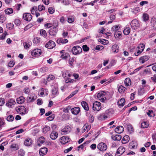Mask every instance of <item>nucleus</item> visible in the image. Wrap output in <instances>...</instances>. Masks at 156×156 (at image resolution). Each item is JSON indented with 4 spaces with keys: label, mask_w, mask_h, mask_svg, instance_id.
Returning a JSON list of instances; mask_svg holds the SVG:
<instances>
[{
    "label": "nucleus",
    "mask_w": 156,
    "mask_h": 156,
    "mask_svg": "<svg viewBox=\"0 0 156 156\" xmlns=\"http://www.w3.org/2000/svg\"><path fill=\"white\" fill-rule=\"evenodd\" d=\"M82 51V49L79 46H75L73 47L72 49V53L75 55L80 53Z\"/></svg>",
    "instance_id": "obj_1"
},
{
    "label": "nucleus",
    "mask_w": 156,
    "mask_h": 156,
    "mask_svg": "<svg viewBox=\"0 0 156 156\" xmlns=\"http://www.w3.org/2000/svg\"><path fill=\"white\" fill-rule=\"evenodd\" d=\"M93 109L95 111H99L101 108V103L100 102L95 101L93 103Z\"/></svg>",
    "instance_id": "obj_2"
},
{
    "label": "nucleus",
    "mask_w": 156,
    "mask_h": 156,
    "mask_svg": "<svg viewBox=\"0 0 156 156\" xmlns=\"http://www.w3.org/2000/svg\"><path fill=\"white\" fill-rule=\"evenodd\" d=\"M97 147L98 149L101 151H105L107 148V146L106 144L103 142L99 143L98 144Z\"/></svg>",
    "instance_id": "obj_3"
},
{
    "label": "nucleus",
    "mask_w": 156,
    "mask_h": 156,
    "mask_svg": "<svg viewBox=\"0 0 156 156\" xmlns=\"http://www.w3.org/2000/svg\"><path fill=\"white\" fill-rule=\"evenodd\" d=\"M130 25L132 28L134 30L137 29L140 26V24L139 22L136 19H134L132 20Z\"/></svg>",
    "instance_id": "obj_4"
},
{
    "label": "nucleus",
    "mask_w": 156,
    "mask_h": 156,
    "mask_svg": "<svg viewBox=\"0 0 156 156\" xmlns=\"http://www.w3.org/2000/svg\"><path fill=\"white\" fill-rule=\"evenodd\" d=\"M17 112L20 114L24 115L26 113V109L23 106H20L16 108Z\"/></svg>",
    "instance_id": "obj_5"
},
{
    "label": "nucleus",
    "mask_w": 156,
    "mask_h": 156,
    "mask_svg": "<svg viewBox=\"0 0 156 156\" xmlns=\"http://www.w3.org/2000/svg\"><path fill=\"white\" fill-rule=\"evenodd\" d=\"M37 98V96L34 94H32L27 97V101L28 103L34 101Z\"/></svg>",
    "instance_id": "obj_6"
},
{
    "label": "nucleus",
    "mask_w": 156,
    "mask_h": 156,
    "mask_svg": "<svg viewBox=\"0 0 156 156\" xmlns=\"http://www.w3.org/2000/svg\"><path fill=\"white\" fill-rule=\"evenodd\" d=\"M71 130V127L69 126H67L61 130V133L62 135L67 134L69 133Z\"/></svg>",
    "instance_id": "obj_7"
},
{
    "label": "nucleus",
    "mask_w": 156,
    "mask_h": 156,
    "mask_svg": "<svg viewBox=\"0 0 156 156\" xmlns=\"http://www.w3.org/2000/svg\"><path fill=\"white\" fill-rule=\"evenodd\" d=\"M125 151V148L123 147H120L117 149L115 156H120Z\"/></svg>",
    "instance_id": "obj_8"
},
{
    "label": "nucleus",
    "mask_w": 156,
    "mask_h": 156,
    "mask_svg": "<svg viewBox=\"0 0 156 156\" xmlns=\"http://www.w3.org/2000/svg\"><path fill=\"white\" fill-rule=\"evenodd\" d=\"M41 49H36L32 51L31 55L33 56H40L41 54Z\"/></svg>",
    "instance_id": "obj_9"
},
{
    "label": "nucleus",
    "mask_w": 156,
    "mask_h": 156,
    "mask_svg": "<svg viewBox=\"0 0 156 156\" xmlns=\"http://www.w3.org/2000/svg\"><path fill=\"white\" fill-rule=\"evenodd\" d=\"M55 46V43L51 41H50L45 45V47L49 49L53 48Z\"/></svg>",
    "instance_id": "obj_10"
},
{
    "label": "nucleus",
    "mask_w": 156,
    "mask_h": 156,
    "mask_svg": "<svg viewBox=\"0 0 156 156\" xmlns=\"http://www.w3.org/2000/svg\"><path fill=\"white\" fill-rule=\"evenodd\" d=\"M23 17L24 20L28 21H30L32 18L31 14L27 13H24L23 15Z\"/></svg>",
    "instance_id": "obj_11"
},
{
    "label": "nucleus",
    "mask_w": 156,
    "mask_h": 156,
    "mask_svg": "<svg viewBox=\"0 0 156 156\" xmlns=\"http://www.w3.org/2000/svg\"><path fill=\"white\" fill-rule=\"evenodd\" d=\"M149 58L150 57L147 55L141 57L139 59V62L141 64H143L147 61L149 59Z\"/></svg>",
    "instance_id": "obj_12"
},
{
    "label": "nucleus",
    "mask_w": 156,
    "mask_h": 156,
    "mask_svg": "<svg viewBox=\"0 0 156 156\" xmlns=\"http://www.w3.org/2000/svg\"><path fill=\"white\" fill-rule=\"evenodd\" d=\"M16 102L15 101L12 99H11L8 100L6 103V105L9 108H12V105H15Z\"/></svg>",
    "instance_id": "obj_13"
},
{
    "label": "nucleus",
    "mask_w": 156,
    "mask_h": 156,
    "mask_svg": "<svg viewBox=\"0 0 156 156\" xmlns=\"http://www.w3.org/2000/svg\"><path fill=\"white\" fill-rule=\"evenodd\" d=\"M70 139L66 136H63L61 138V142L62 143L65 144L70 141Z\"/></svg>",
    "instance_id": "obj_14"
},
{
    "label": "nucleus",
    "mask_w": 156,
    "mask_h": 156,
    "mask_svg": "<svg viewBox=\"0 0 156 156\" xmlns=\"http://www.w3.org/2000/svg\"><path fill=\"white\" fill-rule=\"evenodd\" d=\"M32 140L31 138H27L24 142V145L26 146H30L32 144Z\"/></svg>",
    "instance_id": "obj_15"
},
{
    "label": "nucleus",
    "mask_w": 156,
    "mask_h": 156,
    "mask_svg": "<svg viewBox=\"0 0 156 156\" xmlns=\"http://www.w3.org/2000/svg\"><path fill=\"white\" fill-rule=\"evenodd\" d=\"M48 90L47 89L41 88L39 90V93L41 96H43L44 94L47 95L48 94Z\"/></svg>",
    "instance_id": "obj_16"
},
{
    "label": "nucleus",
    "mask_w": 156,
    "mask_h": 156,
    "mask_svg": "<svg viewBox=\"0 0 156 156\" xmlns=\"http://www.w3.org/2000/svg\"><path fill=\"white\" fill-rule=\"evenodd\" d=\"M57 31L58 30L56 27H53L49 30V33L51 36H54L56 34Z\"/></svg>",
    "instance_id": "obj_17"
},
{
    "label": "nucleus",
    "mask_w": 156,
    "mask_h": 156,
    "mask_svg": "<svg viewBox=\"0 0 156 156\" xmlns=\"http://www.w3.org/2000/svg\"><path fill=\"white\" fill-rule=\"evenodd\" d=\"M58 89L56 87H54L51 90V96H52V97L54 98L58 95Z\"/></svg>",
    "instance_id": "obj_18"
},
{
    "label": "nucleus",
    "mask_w": 156,
    "mask_h": 156,
    "mask_svg": "<svg viewBox=\"0 0 156 156\" xmlns=\"http://www.w3.org/2000/svg\"><path fill=\"white\" fill-rule=\"evenodd\" d=\"M47 151L48 149L46 147H44L40 149L39 150L40 155L41 156H44L47 153Z\"/></svg>",
    "instance_id": "obj_19"
},
{
    "label": "nucleus",
    "mask_w": 156,
    "mask_h": 156,
    "mask_svg": "<svg viewBox=\"0 0 156 156\" xmlns=\"http://www.w3.org/2000/svg\"><path fill=\"white\" fill-rule=\"evenodd\" d=\"M124 130V128L122 126H119L115 129V131L118 133H121L123 132Z\"/></svg>",
    "instance_id": "obj_20"
},
{
    "label": "nucleus",
    "mask_w": 156,
    "mask_h": 156,
    "mask_svg": "<svg viewBox=\"0 0 156 156\" xmlns=\"http://www.w3.org/2000/svg\"><path fill=\"white\" fill-rule=\"evenodd\" d=\"M50 130V127L47 125L44 126L42 129V132L44 133H49Z\"/></svg>",
    "instance_id": "obj_21"
},
{
    "label": "nucleus",
    "mask_w": 156,
    "mask_h": 156,
    "mask_svg": "<svg viewBox=\"0 0 156 156\" xmlns=\"http://www.w3.org/2000/svg\"><path fill=\"white\" fill-rule=\"evenodd\" d=\"M80 108L77 107L71 109V111L72 113L74 115H77L79 112L80 111Z\"/></svg>",
    "instance_id": "obj_22"
},
{
    "label": "nucleus",
    "mask_w": 156,
    "mask_h": 156,
    "mask_svg": "<svg viewBox=\"0 0 156 156\" xmlns=\"http://www.w3.org/2000/svg\"><path fill=\"white\" fill-rule=\"evenodd\" d=\"M114 36L117 39L120 38L122 37V32L120 31H116L115 32Z\"/></svg>",
    "instance_id": "obj_23"
},
{
    "label": "nucleus",
    "mask_w": 156,
    "mask_h": 156,
    "mask_svg": "<svg viewBox=\"0 0 156 156\" xmlns=\"http://www.w3.org/2000/svg\"><path fill=\"white\" fill-rule=\"evenodd\" d=\"M58 134L55 131H53L51 133L50 137L53 140L55 139L58 136Z\"/></svg>",
    "instance_id": "obj_24"
},
{
    "label": "nucleus",
    "mask_w": 156,
    "mask_h": 156,
    "mask_svg": "<svg viewBox=\"0 0 156 156\" xmlns=\"http://www.w3.org/2000/svg\"><path fill=\"white\" fill-rule=\"evenodd\" d=\"M129 137L128 135H126L124 136L122 140V142L123 144H126L129 141Z\"/></svg>",
    "instance_id": "obj_25"
},
{
    "label": "nucleus",
    "mask_w": 156,
    "mask_h": 156,
    "mask_svg": "<svg viewBox=\"0 0 156 156\" xmlns=\"http://www.w3.org/2000/svg\"><path fill=\"white\" fill-rule=\"evenodd\" d=\"M112 140L115 141H119L122 138L121 136L120 135L117 134L115 136H112Z\"/></svg>",
    "instance_id": "obj_26"
},
{
    "label": "nucleus",
    "mask_w": 156,
    "mask_h": 156,
    "mask_svg": "<svg viewBox=\"0 0 156 156\" xmlns=\"http://www.w3.org/2000/svg\"><path fill=\"white\" fill-rule=\"evenodd\" d=\"M25 101V98L23 96H21L16 99L17 102L20 104H21L23 103Z\"/></svg>",
    "instance_id": "obj_27"
},
{
    "label": "nucleus",
    "mask_w": 156,
    "mask_h": 156,
    "mask_svg": "<svg viewBox=\"0 0 156 156\" xmlns=\"http://www.w3.org/2000/svg\"><path fill=\"white\" fill-rule=\"evenodd\" d=\"M125 103V100L124 98H122L118 102V105L119 106H123Z\"/></svg>",
    "instance_id": "obj_28"
},
{
    "label": "nucleus",
    "mask_w": 156,
    "mask_h": 156,
    "mask_svg": "<svg viewBox=\"0 0 156 156\" xmlns=\"http://www.w3.org/2000/svg\"><path fill=\"white\" fill-rule=\"evenodd\" d=\"M155 110L153 111L152 110H148V112H147V115L150 117H154L155 116Z\"/></svg>",
    "instance_id": "obj_29"
},
{
    "label": "nucleus",
    "mask_w": 156,
    "mask_h": 156,
    "mask_svg": "<svg viewBox=\"0 0 156 156\" xmlns=\"http://www.w3.org/2000/svg\"><path fill=\"white\" fill-rule=\"evenodd\" d=\"M130 31V28L129 27H125L123 32L125 35H127L129 34Z\"/></svg>",
    "instance_id": "obj_30"
},
{
    "label": "nucleus",
    "mask_w": 156,
    "mask_h": 156,
    "mask_svg": "<svg viewBox=\"0 0 156 156\" xmlns=\"http://www.w3.org/2000/svg\"><path fill=\"white\" fill-rule=\"evenodd\" d=\"M81 105L83 108L86 111L89 110V108L87 103L84 101H83L81 103Z\"/></svg>",
    "instance_id": "obj_31"
},
{
    "label": "nucleus",
    "mask_w": 156,
    "mask_h": 156,
    "mask_svg": "<svg viewBox=\"0 0 156 156\" xmlns=\"http://www.w3.org/2000/svg\"><path fill=\"white\" fill-rule=\"evenodd\" d=\"M119 47L116 44L113 45L112 47V50L114 53H117L119 51Z\"/></svg>",
    "instance_id": "obj_32"
},
{
    "label": "nucleus",
    "mask_w": 156,
    "mask_h": 156,
    "mask_svg": "<svg viewBox=\"0 0 156 156\" xmlns=\"http://www.w3.org/2000/svg\"><path fill=\"white\" fill-rule=\"evenodd\" d=\"M137 144L136 142L132 141L129 144V148L131 149H134L137 147Z\"/></svg>",
    "instance_id": "obj_33"
},
{
    "label": "nucleus",
    "mask_w": 156,
    "mask_h": 156,
    "mask_svg": "<svg viewBox=\"0 0 156 156\" xmlns=\"http://www.w3.org/2000/svg\"><path fill=\"white\" fill-rule=\"evenodd\" d=\"M149 126V123L146 121L144 122L141 124V127L143 128H147Z\"/></svg>",
    "instance_id": "obj_34"
},
{
    "label": "nucleus",
    "mask_w": 156,
    "mask_h": 156,
    "mask_svg": "<svg viewBox=\"0 0 156 156\" xmlns=\"http://www.w3.org/2000/svg\"><path fill=\"white\" fill-rule=\"evenodd\" d=\"M75 58L74 57H72V58H70L69 61V66L72 67L73 66V62H74L75 60Z\"/></svg>",
    "instance_id": "obj_35"
},
{
    "label": "nucleus",
    "mask_w": 156,
    "mask_h": 156,
    "mask_svg": "<svg viewBox=\"0 0 156 156\" xmlns=\"http://www.w3.org/2000/svg\"><path fill=\"white\" fill-rule=\"evenodd\" d=\"M5 12L6 14L9 15L13 12V10L12 8H9L5 9Z\"/></svg>",
    "instance_id": "obj_36"
},
{
    "label": "nucleus",
    "mask_w": 156,
    "mask_h": 156,
    "mask_svg": "<svg viewBox=\"0 0 156 156\" xmlns=\"http://www.w3.org/2000/svg\"><path fill=\"white\" fill-rule=\"evenodd\" d=\"M110 20L109 21L107 24H109L112 23L113 20L115 19V16L114 15H111L109 17Z\"/></svg>",
    "instance_id": "obj_37"
},
{
    "label": "nucleus",
    "mask_w": 156,
    "mask_h": 156,
    "mask_svg": "<svg viewBox=\"0 0 156 156\" xmlns=\"http://www.w3.org/2000/svg\"><path fill=\"white\" fill-rule=\"evenodd\" d=\"M125 83L127 86L130 85L131 84V80L129 78H127L125 80Z\"/></svg>",
    "instance_id": "obj_38"
},
{
    "label": "nucleus",
    "mask_w": 156,
    "mask_h": 156,
    "mask_svg": "<svg viewBox=\"0 0 156 156\" xmlns=\"http://www.w3.org/2000/svg\"><path fill=\"white\" fill-rule=\"evenodd\" d=\"M126 88L123 86H120L118 89V91L120 93H123L125 90Z\"/></svg>",
    "instance_id": "obj_39"
},
{
    "label": "nucleus",
    "mask_w": 156,
    "mask_h": 156,
    "mask_svg": "<svg viewBox=\"0 0 156 156\" xmlns=\"http://www.w3.org/2000/svg\"><path fill=\"white\" fill-rule=\"evenodd\" d=\"M114 112V111L112 109L110 108L107 110L105 112V114L108 115H110V114H113Z\"/></svg>",
    "instance_id": "obj_40"
},
{
    "label": "nucleus",
    "mask_w": 156,
    "mask_h": 156,
    "mask_svg": "<svg viewBox=\"0 0 156 156\" xmlns=\"http://www.w3.org/2000/svg\"><path fill=\"white\" fill-rule=\"evenodd\" d=\"M5 124V122L4 120L0 118V130L2 129Z\"/></svg>",
    "instance_id": "obj_41"
},
{
    "label": "nucleus",
    "mask_w": 156,
    "mask_h": 156,
    "mask_svg": "<svg viewBox=\"0 0 156 156\" xmlns=\"http://www.w3.org/2000/svg\"><path fill=\"white\" fill-rule=\"evenodd\" d=\"M145 46L144 44H140L137 47V48L140 50H141V51H143L145 48Z\"/></svg>",
    "instance_id": "obj_42"
},
{
    "label": "nucleus",
    "mask_w": 156,
    "mask_h": 156,
    "mask_svg": "<svg viewBox=\"0 0 156 156\" xmlns=\"http://www.w3.org/2000/svg\"><path fill=\"white\" fill-rule=\"evenodd\" d=\"M105 92L104 91H101L99 92L97 94V97L98 98L103 97L105 94Z\"/></svg>",
    "instance_id": "obj_43"
},
{
    "label": "nucleus",
    "mask_w": 156,
    "mask_h": 156,
    "mask_svg": "<svg viewBox=\"0 0 156 156\" xmlns=\"http://www.w3.org/2000/svg\"><path fill=\"white\" fill-rule=\"evenodd\" d=\"M145 86H143L142 88H140L138 90V94L139 95H142L144 93V89L145 87Z\"/></svg>",
    "instance_id": "obj_44"
},
{
    "label": "nucleus",
    "mask_w": 156,
    "mask_h": 156,
    "mask_svg": "<svg viewBox=\"0 0 156 156\" xmlns=\"http://www.w3.org/2000/svg\"><path fill=\"white\" fill-rule=\"evenodd\" d=\"M18 156H24L25 154V152L22 149H20L18 151Z\"/></svg>",
    "instance_id": "obj_45"
},
{
    "label": "nucleus",
    "mask_w": 156,
    "mask_h": 156,
    "mask_svg": "<svg viewBox=\"0 0 156 156\" xmlns=\"http://www.w3.org/2000/svg\"><path fill=\"white\" fill-rule=\"evenodd\" d=\"M132 12L133 13L138 12H140V9L139 7H135L133 9H132Z\"/></svg>",
    "instance_id": "obj_46"
},
{
    "label": "nucleus",
    "mask_w": 156,
    "mask_h": 156,
    "mask_svg": "<svg viewBox=\"0 0 156 156\" xmlns=\"http://www.w3.org/2000/svg\"><path fill=\"white\" fill-rule=\"evenodd\" d=\"M10 148L14 149V150H16L19 149V147L16 144H13L10 146Z\"/></svg>",
    "instance_id": "obj_47"
},
{
    "label": "nucleus",
    "mask_w": 156,
    "mask_h": 156,
    "mask_svg": "<svg viewBox=\"0 0 156 156\" xmlns=\"http://www.w3.org/2000/svg\"><path fill=\"white\" fill-rule=\"evenodd\" d=\"M143 20L144 21H146L147 20L149 19L148 16L147 14L146 13H144L143 14Z\"/></svg>",
    "instance_id": "obj_48"
},
{
    "label": "nucleus",
    "mask_w": 156,
    "mask_h": 156,
    "mask_svg": "<svg viewBox=\"0 0 156 156\" xmlns=\"http://www.w3.org/2000/svg\"><path fill=\"white\" fill-rule=\"evenodd\" d=\"M6 119L8 121L12 122L14 119V118L12 115H9L7 117Z\"/></svg>",
    "instance_id": "obj_49"
},
{
    "label": "nucleus",
    "mask_w": 156,
    "mask_h": 156,
    "mask_svg": "<svg viewBox=\"0 0 156 156\" xmlns=\"http://www.w3.org/2000/svg\"><path fill=\"white\" fill-rule=\"evenodd\" d=\"M14 25L12 23H9L6 25V27L9 29H12Z\"/></svg>",
    "instance_id": "obj_50"
},
{
    "label": "nucleus",
    "mask_w": 156,
    "mask_h": 156,
    "mask_svg": "<svg viewBox=\"0 0 156 156\" xmlns=\"http://www.w3.org/2000/svg\"><path fill=\"white\" fill-rule=\"evenodd\" d=\"M40 34L44 37H46L47 36L46 31L44 30H41Z\"/></svg>",
    "instance_id": "obj_51"
},
{
    "label": "nucleus",
    "mask_w": 156,
    "mask_h": 156,
    "mask_svg": "<svg viewBox=\"0 0 156 156\" xmlns=\"http://www.w3.org/2000/svg\"><path fill=\"white\" fill-rule=\"evenodd\" d=\"M45 7L44 6L42 5H40L38 6V9L39 11H41L45 10Z\"/></svg>",
    "instance_id": "obj_52"
},
{
    "label": "nucleus",
    "mask_w": 156,
    "mask_h": 156,
    "mask_svg": "<svg viewBox=\"0 0 156 156\" xmlns=\"http://www.w3.org/2000/svg\"><path fill=\"white\" fill-rule=\"evenodd\" d=\"M55 76L52 75H49L47 78V80L48 81H50L51 80H53L55 79Z\"/></svg>",
    "instance_id": "obj_53"
},
{
    "label": "nucleus",
    "mask_w": 156,
    "mask_h": 156,
    "mask_svg": "<svg viewBox=\"0 0 156 156\" xmlns=\"http://www.w3.org/2000/svg\"><path fill=\"white\" fill-rule=\"evenodd\" d=\"M127 128L128 131L129 132L132 133L133 132V128L132 125H128Z\"/></svg>",
    "instance_id": "obj_54"
},
{
    "label": "nucleus",
    "mask_w": 156,
    "mask_h": 156,
    "mask_svg": "<svg viewBox=\"0 0 156 156\" xmlns=\"http://www.w3.org/2000/svg\"><path fill=\"white\" fill-rule=\"evenodd\" d=\"M48 70V68L46 67H43L40 69V71L42 73H44Z\"/></svg>",
    "instance_id": "obj_55"
},
{
    "label": "nucleus",
    "mask_w": 156,
    "mask_h": 156,
    "mask_svg": "<svg viewBox=\"0 0 156 156\" xmlns=\"http://www.w3.org/2000/svg\"><path fill=\"white\" fill-rule=\"evenodd\" d=\"M69 56V55L68 53H66L65 54H63L62 55L61 57L62 58L64 59H67Z\"/></svg>",
    "instance_id": "obj_56"
},
{
    "label": "nucleus",
    "mask_w": 156,
    "mask_h": 156,
    "mask_svg": "<svg viewBox=\"0 0 156 156\" xmlns=\"http://www.w3.org/2000/svg\"><path fill=\"white\" fill-rule=\"evenodd\" d=\"M5 20V18L4 16L2 15H0V22L3 23Z\"/></svg>",
    "instance_id": "obj_57"
},
{
    "label": "nucleus",
    "mask_w": 156,
    "mask_h": 156,
    "mask_svg": "<svg viewBox=\"0 0 156 156\" xmlns=\"http://www.w3.org/2000/svg\"><path fill=\"white\" fill-rule=\"evenodd\" d=\"M40 38L38 37H36L34 39L33 42L34 43L37 44L40 42Z\"/></svg>",
    "instance_id": "obj_58"
},
{
    "label": "nucleus",
    "mask_w": 156,
    "mask_h": 156,
    "mask_svg": "<svg viewBox=\"0 0 156 156\" xmlns=\"http://www.w3.org/2000/svg\"><path fill=\"white\" fill-rule=\"evenodd\" d=\"M83 50L84 51H87L89 50V48L86 45H84L82 46Z\"/></svg>",
    "instance_id": "obj_59"
},
{
    "label": "nucleus",
    "mask_w": 156,
    "mask_h": 156,
    "mask_svg": "<svg viewBox=\"0 0 156 156\" xmlns=\"http://www.w3.org/2000/svg\"><path fill=\"white\" fill-rule=\"evenodd\" d=\"M7 35V33L6 31L4 32L2 34L1 36L0 39L2 40H4L5 39L6 36Z\"/></svg>",
    "instance_id": "obj_60"
},
{
    "label": "nucleus",
    "mask_w": 156,
    "mask_h": 156,
    "mask_svg": "<svg viewBox=\"0 0 156 156\" xmlns=\"http://www.w3.org/2000/svg\"><path fill=\"white\" fill-rule=\"evenodd\" d=\"M71 109V107L69 106H68L66 108H64L63 111L65 113H67L69 112V110Z\"/></svg>",
    "instance_id": "obj_61"
},
{
    "label": "nucleus",
    "mask_w": 156,
    "mask_h": 156,
    "mask_svg": "<svg viewBox=\"0 0 156 156\" xmlns=\"http://www.w3.org/2000/svg\"><path fill=\"white\" fill-rule=\"evenodd\" d=\"M33 26V25L32 24H29L24 29L25 31H27V30Z\"/></svg>",
    "instance_id": "obj_62"
},
{
    "label": "nucleus",
    "mask_w": 156,
    "mask_h": 156,
    "mask_svg": "<svg viewBox=\"0 0 156 156\" xmlns=\"http://www.w3.org/2000/svg\"><path fill=\"white\" fill-rule=\"evenodd\" d=\"M37 7L36 6H34L32 7L31 10V13L32 14H34L35 13V11L36 12Z\"/></svg>",
    "instance_id": "obj_63"
},
{
    "label": "nucleus",
    "mask_w": 156,
    "mask_h": 156,
    "mask_svg": "<svg viewBox=\"0 0 156 156\" xmlns=\"http://www.w3.org/2000/svg\"><path fill=\"white\" fill-rule=\"evenodd\" d=\"M14 24L17 26L20 25L21 24L20 21L18 19L14 21Z\"/></svg>",
    "instance_id": "obj_64"
}]
</instances>
